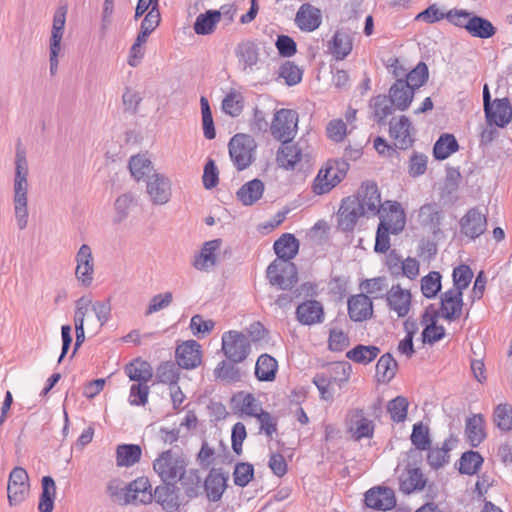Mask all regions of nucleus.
<instances>
[{
  "mask_svg": "<svg viewBox=\"0 0 512 512\" xmlns=\"http://www.w3.org/2000/svg\"><path fill=\"white\" fill-rule=\"evenodd\" d=\"M222 109L226 114L236 117L243 109V97L239 92H230L222 102Z\"/></svg>",
  "mask_w": 512,
  "mask_h": 512,
  "instance_id": "69168bd1",
  "label": "nucleus"
},
{
  "mask_svg": "<svg viewBox=\"0 0 512 512\" xmlns=\"http://www.w3.org/2000/svg\"><path fill=\"white\" fill-rule=\"evenodd\" d=\"M296 318L303 325L322 323L324 320L323 306L316 300L304 301L296 309Z\"/></svg>",
  "mask_w": 512,
  "mask_h": 512,
  "instance_id": "a878e982",
  "label": "nucleus"
},
{
  "mask_svg": "<svg viewBox=\"0 0 512 512\" xmlns=\"http://www.w3.org/2000/svg\"><path fill=\"white\" fill-rule=\"evenodd\" d=\"M264 183L259 179H253L245 183L237 192L238 200L245 206L256 203L264 193Z\"/></svg>",
  "mask_w": 512,
  "mask_h": 512,
  "instance_id": "e433bc0d",
  "label": "nucleus"
},
{
  "mask_svg": "<svg viewBox=\"0 0 512 512\" xmlns=\"http://www.w3.org/2000/svg\"><path fill=\"white\" fill-rule=\"evenodd\" d=\"M353 43L351 36L342 30L335 32L332 40L328 44L330 53L336 60H343L352 51Z\"/></svg>",
  "mask_w": 512,
  "mask_h": 512,
  "instance_id": "c9c22d12",
  "label": "nucleus"
},
{
  "mask_svg": "<svg viewBox=\"0 0 512 512\" xmlns=\"http://www.w3.org/2000/svg\"><path fill=\"white\" fill-rule=\"evenodd\" d=\"M322 21V14L318 8L310 4H303L295 17V23L302 31L311 32L316 30Z\"/></svg>",
  "mask_w": 512,
  "mask_h": 512,
  "instance_id": "cd10ccee",
  "label": "nucleus"
},
{
  "mask_svg": "<svg viewBox=\"0 0 512 512\" xmlns=\"http://www.w3.org/2000/svg\"><path fill=\"white\" fill-rule=\"evenodd\" d=\"M359 201V206L366 216L377 215L382 208L381 196L377 185L374 182H365L353 196Z\"/></svg>",
  "mask_w": 512,
  "mask_h": 512,
  "instance_id": "f3484780",
  "label": "nucleus"
},
{
  "mask_svg": "<svg viewBox=\"0 0 512 512\" xmlns=\"http://www.w3.org/2000/svg\"><path fill=\"white\" fill-rule=\"evenodd\" d=\"M234 408L241 413V415L249 417H257L263 411L261 403L254 397L253 394L240 391L232 397Z\"/></svg>",
  "mask_w": 512,
  "mask_h": 512,
  "instance_id": "473e14b6",
  "label": "nucleus"
},
{
  "mask_svg": "<svg viewBox=\"0 0 512 512\" xmlns=\"http://www.w3.org/2000/svg\"><path fill=\"white\" fill-rule=\"evenodd\" d=\"M442 213L437 204H425L420 207L417 222L424 229L436 234L440 230Z\"/></svg>",
  "mask_w": 512,
  "mask_h": 512,
  "instance_id": "7c9ffc66",
  "label": "nucleus"
},
{
  "mask_svg": "<svg viewBox=\"0 0 512 512\" xmlns=\"http://www.w3.org/2000/svg\"><path fill=\"white\" fill-rule=\"evenodd\" d=\"M220 18L221 12L217 10H208L205 13H201L194 23L195 33L198 35H209L213 33Z\"/></svg>",
  "mask_w": 512,
  "mask_h": 512,
  "instance_id": "c03bdc74",
  "label": "nucleus"
},
{
  "mask_svg": "<svg viewBox=\"0 0 512 512\" xmlns=\"http://www.w3.org/2000/svg\"><path fill=\"white\" fill-rule=\"evenodd\" d=\"M188 460L179 451L166 450L158 455L153 462V470L166 484H176L184 478Z\"/></svg>",
  "mask_w": 512,
  "mask_h": 512,
  "instance_id": "7ed1b4c3",
  "label": "nucleus"
},
{
  "mask_svg": "<svg viewBox=\"0 0 512 512\" xmlns=\"http://www.w3.org/2000/svg\"><path fill=\"white\" fill-rule=\"evenodd\" d=\"M389 133L394 145L399 149H407L414 141L415 129L408 117L402 115L393 118L389 123Z\"/></svg>",
  "mask_w": 512,
  "mask_h": 512,
  "instance_id": "a211bd4d",
  "label": "nucleus"
},
{
  "mask_svg": "<svg viewBox=\"0 0 512 512\" xmlns=\"http://www.w3.org/2000/svg\"><path fill=\"white\" fill-rule=\"evenodd\" d=\"M75 278L82 287H90L94 281L95 258L92 248L82 244L75 255Z\"/></svg>",
  "mask_w": 512,
  "mask_h": 512,
  "instance_id": "1a4fd4ad",
  "label": "nucleus"
},
{
  "mask_svg": "<svg viewBox=\"0 0 512 512\" xmlns=\"http://www.w3.org/2000/svg\"><path fill=\"white\" fill-rule=\"evenodd\" d=\"M221 239L205 242L200 251L194 256L193 266L199 271L209 272L214 269L220 259Z\"/></svg>",
  "mask_w": 512,
  "mask_h": 512,
  "instance_id": "dca6fc26",
  "label": "nucleus"
},
{
  "mask_svg": "<svg viewBox=\"0 0 512 512\" xmlns=\"http://www.w3.org/2000/svg\"><path fill=\"white\" fill-rule=\"evenodd\" d=\"M365 503L369 508L387 511L396 505L395 493L388 487H374L365 494Z\"/></svg>",
  "mask_w": 512,
  "mask_h": 512,
  "instance_id": "4be33fe9",
  "label": "nucleus"
},
{
  "mask_svg": "<svg viewBox=\"0 0 512 512\" xmlns=\"http://www.w3.org/2000/svg\"><path fill=\"white\" fill-rule=\"evenodd\" d=\"M482 462L483 458L478 452H466L460 459L459 471L468 475L475 474L480 468Z\"/></svg>",
  "mask_w": 512,
  "mask_h": 512,
  "instance_id": "5fc2aeb1",
  "label": "nucleus"
},
{
  "mask_svg": "<svg viewBox=\"0 0 512 512\" xmlns=\"http://www.w3.org/2000/svg\"><path fill=\"white\" fill-rule=\"evenodd\" d=\"M326 134L330 140L341 142L348 134L347 124L342 119H333L327 124Z\"/></svg>",
  "mask_w": 512,
  "mask_h": 512,
  "instance_id": "774afa93",
  "label": "nucleus"
},
{
  "mask_svg": "<svg viewBox=\"0 0 512 512\" xmlns=\"http://www.w3.org/2000/svg\"><path fill=\"white\" fill-rule=\"evenodd\" d=\"M301 159L302 148L298 143H293L292 140L282 141L276 154V162L279 167L286 170H293Z\"/></svg>",
  "mask_w": 512,
  "mask_h": 512,
  "instance_id": "393cba45",
  "label": "nucleus"
},
{
  "mask_svg": "<svg viewBox=\"0 0 512 512\" xmlns=\"http://www.w3.org/2000/svg\"><path fill=\"white\" fill-rule=\"evenodd\" d=\"M347 425L348 431L355 440L369 438L373 435V422L364 415L362 410L356 409L350 411L347 418Z\"/></svg>",
  "mask_w": 512,
  "mask_h": 512,
  "instance_id": "b1692460",
  "label": "nucleus"
},
{
  "mask_svg": "<svg viewBox=\"0 0 512 512\" xmlns=\"http://www.w3.org/2000/svg\"><path fill=\"white\" fill-rule=\"evenodd\" d=\"M473 278V271L467 265H460L453 270V288L463 291L469 286Z\"/></svg>",
  "mask_w": 512,
  "mask_h": 512,
  "instance_id": "052dcab7",
  "label": "nucleus"
},
{
  "mask_svg": "<svg viewBox=\"0 0 512 512\" xmlns=\"http://www.w3.org/2000/svg\"><path fill=\"white\" fill-rule=\"evenodd\" d=\"M56 494V484L50 476L42 478V493L38 509L40 512H52L54 507V498Z\"/></svg>",
  "mask_w": 512,
  "mask_h": 512,
  "instance_id": "de8ad7c7",
  "label": "nucleus"
},
{
  "mask_svg": "<svg viewBox=\"0 0 512 512\" xmlns=\"http://www.w3.org/2000/svg\"><path fill=\"white\" fill-rule=\"evenodd\" d=\"M485 114L488 122L504 127L512 118V108L506 98L497 99L485 110Z\"/></svg>",
  "mask_w": 512,
  "mask_h": 512,
  "instance_id": "2f4dec72",
  "label": "nucleus"
},
{
  "mask_svg": "<svg viewBox=\"0 0 512 512\" xmlns=\"http://www.w3.org/2000/svg\"><path fill=\"white\" fill-rule=\"evenodd\" d=\"M129 504H148L153 500L148 478L139 477L127 486Z\"/></svg>",
  "mask_w": 512,
  "mask_h": 512,
  "instance_id": "c756f323",
  "label": "nucleus"
},
{
  "mask_svg": "<svg viewBox=\"0 0 512 512\" xmlns=\"http://www.w3.org/2000/svg\"><path fill=\"white\" fill-rule=\"evenodd\" d=\"M205 491L211 501H218L226 488V477L219 471L213 469L205 480Z\"/></svg>",
  "mask_w": 512,
  "mask_h": 512,
  "instance_id": "58836bf2",
  "label": "nucleus"
},
{
  "mask_svg": "<svg viewBox=\"0 0 512 512\" xmlns=\"http://www.w3.org/2000/svg\"><path fill=\"white\" fill-rule=\"evenodd\" d=\"M361 289L374 298H382L388 291V284L385 277H376L363 281Z\"/></svg>",
  "mask_w": 512,
  "mask_h": 512,
  "instance_id": "4d7b16f0",
  "label": "nucleus"
},
{
  "mask_svg": "<svg viewBox=\"0 0 512 512\" xmlns=\"http://www.w3.org/2000/svg\"><path fill=\"white\" fill-rule=\"evenodd\" d=\"M267 278L272 285L290 289L297 281L296 266L290 261L274 260L267 268Z\"/></svg>",
  "mask_w": 512,
  "mask_h": 512,
  "instance_id": "9d476101",
  "label": "nucleus"
},
{
  "mask_svg": "<svg viewBox=\"0 0 512 512\" xmlns=\"http://www.w3.org/2000/svg\"><path fill=\"white\" fill-rule=\"evenodd\" d=\"M486 228V215L477 208L470 209L460 220L461 232L470 239H475L482 235Z\"/></svg>",
  "mask_w": 512,
  "mask_h": 512,
  "instance_id": "5701e85b",
  "label": "nucleus"
},
{
  "mask_svg": "<svg viewBox=\"0 0 512 512\" xmlns=\"http://www.w3.org/2000/svg\"><path fill=\"white\" fill-rule=\"evenodd\" d=\"M235 56L244 74L250 75L258 69L260 53L256 42L250 40L240 42L235 48Z\"/></svg>",
  "mask_w": 512,
  "mask_h": 512,
  "instance_id": "2eb2a0df",
  "label": "nucleus"
},
{
  "mask_svg": "<svg viewBox=\"0 0 512 512\" xmlns=\"http://www.w3.org/2000/svg\"><path fill=\"white\" fill-rule=\"evenodd\" d=\"M454 443V439H449L443 443L442 447L431 449L428 453V463L434 468L442 467L448 463L449 452L453 448Z\"/></svg>",
  "mask_w": 512,
  "mask_h": 512,
  "instance_id": "3c124183",
  "label": "nucleus"
},
{
  "mask_svg": "<svg viewBox=\"0 0 512 512\" xmlns=\"http://www.w3.org/2000/svg\"><path fill=\"white\" fill-rule=\"evenodd\" d=\"M361 216L365 215L359 206V201L351 196L346 197L342 200L337 213L338 226L343 231H350Z\"/></svg>",
  "mask_w": 512,
  "mask_h": 512,
  "instance_id": "6ab92c4d",
  "label": "nucleus"
},
{
  "mask_svg": "<svg viewBox=\"0 0 512 512\" xmlns=\"http://www.w3.org/2000/svg\"><path fill=\"white\" fill-rule=\"evenodd\" d=\"M107 493L113 502L118 504H129L127 486H124L120 480H111L107 486Z\"/></svg>",
  "mask_w": 512,
  "mask_h": 512,
  "instance_id": "338daca9",
  "label": "nucleus"
},
{
  "mask_svg": "<svg viewBox=\"0 0 512 512\" xmlns=\"http://www.w3.org/2000/svg\"><path fill=\"white\" fill-rule=\"evenodd\" d=\"M408 400L405 397L398 396L391 400L387 405V410L395 422H403L407 417Z\"/></svg>",
  "mask_w": 512,
  "mask_h": 512,
  "instance_id": "680f3d73",
  "label": "nucleus"
},
{
  "mask_svg": "<svg viewBox=\"0 0 512 512\" xmlns=\"http://www.w3.org/2000/svg\"><path fill=\"white\" fill-rule=\"evenodd\" d=\"M414 97L413 89L404 83V80H397L390 88L389 98L396 109L406 110Z\"/></svg>",
  "mask_w": 512,
  "mask_h": 512,
  "instance_id": "72a5a7b5",
  "label": "nucleus"
},
{
  "mask_svg": "<svg viewBox=\"0 0 512 512\" xmlns=\"http://www.w3.org/2000/svg\"><path fill=\"white\" fill-rule=\"evenodd\" d=\"M74 314V325L76 330V342L74 351H76L85 340V317L90 311L94 312L96 320L88 321V329L98 332L110 319L111 304L110 300L95 301L89 297L83 296L76 301Z\"/></svg>",
  "mask_w": 512,
  "mask_h": 512,
  "instance_id": "f03ea898",
  "label": "nucleus"
},
{
  "mask_svg": "<svg viewBox=\"0 0 512 512\" xmlns=\"http://www.w3.org/2000/svg\"><path fill=\"white\" fill-rule=\"evenodd\" d=\"M125 373L131 381L148 383L153 376L151 365L143 360H134L125 367Z\"/></svg>",
  "mask_w": 512,
  "mask_h": 512,
  "instance_id": "ea45409f",
  "label": "nucleus"
},
{
  "mask_svg": "<svg viewBox=\"0 0 512 512\" xmlns=\"http://www.w3.org/2000/svg\"><path fill=\"white\" fill-rule=\"evenodd\" d=\"M15 171L13 178V208L17 226L23 230L28 225V190L29 164L25 148L16 145Z\"/></svg>",
  "mask_w": 512,
  "mask_h": 512,
  "instance_id": "f257e3e1",
  "label": "nucleus"
},
{
  "mask_svg": "<svg viewBox=\"0 0 512 512\" xmlns=\"http://www.w3.org/2000/svg\"><path fill=\"white\" fill-rule=\"evenodd\" d=\"M441 289V275L439 272H430L421 280V291L427 298H433Z\"/></svg>",
  "mask_w": 512,
  "mask_h": 512,
  "instance_id": "13d9d810",
  "label": "nucleus"
},
{
  "mask_svg": "<svg viewBox=\"0 0 512 512\" xmlns=\"http://www.w3.org/2000/svg\"><path fill=\"white\" fill-rule=\"evenodd\" d=\"M380 227L387 228L391 234L400 233L406 223V215L398 202L386 201L380 210Z\"/></svg>",
  "mask_w": 512,
  "mask_h": 512,
  "instance_id": "ddd939ff",
  "label": "nucleus"
},
{
  "mask_svg": "<svg viewBox=\"0 0 512 512\" xmlns=\"http://www.w3.org/2000/svg\"><path fill=\"white\" fill-rule=\"evenodd\" d=\"M389 311L394 312L399 318L406 317L412 306V294L409 289L400 284L392 285L385 294Z\"/></svg>",
  "mask_w": 512,
  "mask_h": 512,
  "instance_id": "4468645a",
  "label": "nucleus"
},
{
  "mask_svg": "<svg viewBox=\"0 0 512 512\" xmlns=\"http://www.w3.org/2000/svg\"><path fill=\"white\" fill-rule=\"evenodd\" d=\"M255 139L247 134H236L229 142V154L238 170H244L255 159Z\"/></svg>",
  "mask_w": 512,
  "mask_h": 512,
  "instance_id": "423d86ee",
  "label": "nucleus"
},
{
  "mask_svg": "<svg viewBox=\"0 0 512 512\" xmlns=\"http://www.w3.org/2000/svg\"><path fill=\"white\" fill-rule=\"evenodd\" d=\"M351 374V365L346 362L333 363L329 368V377L332 384H338L341 386L347 382Z\"/></svg>",
  "mask_w": 512,
  "mask_h": 512,
  "instance_id": "0e129e2a",
  "label": "nucleus"
},
{
  "mask_svg": "<svg viewBox=\"0 0 512 512\" xmlns=\"http://www.w3.org/2000/svg\"><path fill=\"white\" fill-rule=\"evenodd\" d=\"M278 370V363L275 358L268 354L258 357L255 365V375L260 381H273Z\"/></svg>",
  "mask_w": 512,
  "mask_h": 512,
  "instance_id": "a19ab883",
  "label": "nucleus"
},
{
  "mask_svg": "<svg viewBox=\"0 0 512 512\" xmlns=\"http://www.w3.org/2000/svg\"><path fill=\"white\" fill-rule=\"evenodd\" d=\"M494 422L503 431L512 430V406L499 404L494 411Z\"/></svg>",
  "mask_w": 512,
  "mask_h": 512,
  "instance_id": "bf43d9fd",
  "label": "nucleus"
},
{
  "mask_svg": "<svg viewBox=\"0 0 512 512\" xmlns=\"http://www.w3.org/2000/svg\"><path fill=\"white\" fill-rule=\"evenodd\" d=\"M177 365L184 369H193L201 364L202 352L200 344L188 340L179 344L175 352Z\"/></svg>",
  "mask_w": 512,
  "mask_h": 512,
  "instance_id": "aec40b11",
  "label": "nucleus"
},
{
  "mask_svg": "<svg viewBox=\"0 0 512 512\" xmlns=\"http://www.w3.org/2000/svg\"><path fill=\"white\" fill-rule=\"evenodd\" d=\"M349 164L343 160H329L319 170L312 185V191L316 195L330 192L346 176Z\"/></svg>",
  "mask_w": 512,
  "mask_h": 512,
  "instance_id": "39448f33",
  "label": "nucleus"
},
{
  "mask_svg": "<svg viewBox=\"0 0 512 512\" xmlns=\"http://www.w3.org/2000/svg\"><path fill=\"white\" fill-rule=\"evenodd\" d=\"M137 205V197L132 192L120 194L113 203L111 221L114 225H120L126 221Z\"/></svg>",
  "mask_w": 512,
  "mask_h": 512,
  "instance_id": "bb28decb",
  "label": "nucleus"
},
{
  "mask_svg": "<svg viewBox=\"0 0 512 512\" xmlns=\"http://www.w3.org/2000/svg\"><path fill=\"white\" fill-rule=\"evenodd\" d=\"M222 351L230 361L241 363L250 353L249 338L239 331H227L222 335Z\"/></svg>",
  "mask_w": 512,
  "mask_h": 512,
  "instance_id": "6e6552de",
  "label": "nucleus"
},
{
  "mask_svg": "<svg viewBox=\"0 0 512 512\" xmlns=\"http://www.w3.org/2000/svg\"><path fill=\"white\" fill-rule=\"evenodd\" d=\"M298 241L291 234H284L274 243V250L278 256L277 260L289 261L298 252Z\"/></svg>",
  "mask_w": 512,
  "mask_h": 512,
  "instance_id": "a18cd8bd",
  "label": "nucleus"
},
{
  "mask_svg": "<svg viewBox=\"0 0 512 512\" xmlns=\"http://www.w3.org/2000/svg\"><path fill=\"white\" fill-rule=\"evenodd\" d=\"M379 353L380 349L376 346L358 345L347 352V357L354 362L367 364L373 361Z\"/></svg>",
  "mask_w": 512,
  "mask_h": 512,
  "instance_id": "603ef678",
  "label": "nucleus"
},
{
  "mask_svg": "<svg viewBox=\"0 0 512 512\" xmlns=\"http://www.w3.org/2000/svg\"><path fill=\"white\" fill-rule=\"evenodd\" d=\"M175 484L159 485L153 494L155 501L168 512H174L179 507V498Z\"/></svg>",
  "mask_w": 512,
  "mask_h": 512,
  "instance_id": "f704fd0d",
  "label": "nucleus"
},
{
  "mask_svg": "<svg viewBox=\"0 0 512 512\" xmlns=\"http://www.w3.org/2000/svg\"><path fill=\"white\" fill-rule=\"evenodd\" d=\"M159 381L165 384L177 385L179 380V366L171 362L162 363L157 371Z\"/></svg>",
  "mask_w": 512,
  "mask_h": 512,
  "instance_id": "e2e57ef3",
  "label": "nucleus"
},
{
  "mask_svg": "<svg viewBox=\"0 0 512 512\" xmlns=\"http://www.w3.org/2000/svg\"><path fill=\"white\" fill-rule=\"evenodd\" d=\"M392 106L393 104L390 98L386 96L378 95L372 99V107L377 122H384V120L393 113Z\"/></svg>",
  "mask_w": 512,
  "mask_h": 512,
  "instance_id": "6e6d98bb",
  "label": "nucleus"
},
{
  "mask_svg": "<svg viewBox=\"0 0 512 512\" xmlns=\"http://www.w3.org/2000/svg\"><path fill=\"white\" fill-rule=\"evenodd\" d=\"M426 484V479L418 468H409L400 477V489L404 493H412L416 490H422Z\"/></svg>",
  "mask_w": 512,
  "mask_h": 512,
  "instance_id": "37998d69",
  "label": "nucleus"
},
{
  "mask_svg": "<svg viewBox=\"0 0 512 512\" xmlns=\"http://www.w3.org/2000/svg\"><path fill=\"white\" fill-rule=\"evenodd\" d=\"M398 364L390 353L380 357L376 365V375L378 380L387 383L394 378L397 372Z\"/></svg>",
  "mask_w": 512,
  "mask_h": 512,
  "instance_id": "09e8293b",
  "label": "nucleus"
},
{
  "mask_svg": "<svg viewBox=\"0 0 512 512\" xmlns=\"http://www.w3.org/2000/svg\"><path fill=\"white\" fill-rule=\"evenodd\" d=\"M348 312L353 321H363L373 314L372 301L366 294H357L348 300Z\"/></svg>",
  "mask_w": 512,
  "mask_h": 512,
  "instance_id": "c85d7f7f",
  "label": "nucleus"
},
{
  "mask_svg": "<svg viewBox=\"0 0 512 512\" xmlns=\"http://www.w3.org/2000/svg\"><path fill=\"white\" fill-rule=\"evenodd\" d=\"M146 193L154 205L168 203L172 196L171 180L164 174L152 173L146 181Z\"/></svg>",
  "mask_w": 512,
  "mask_h": 512,
  "instance_id": "9b49d317",
  "label": "nucleus"
},
{
  "mask_svg": "<svg viewBox=\"0 0 512 512\" xmlns=\"http://www.w3.org/2000/svg\"><path fill=\"white\" fill-rule=\"evenodd\" d=\"M462 292L457 289H449L441 296L439 316L447 321H455L462 315Z\"/></svg>",
  "mask_w": 512,
  "mask_h": 512,
  "instance_id": "412c9836",
  "label": "nucleus"
},
{
  "mask_svg": "<svg viewBox=\"0 0 512 512\" xmlns=\"http://www.w3.org/2000/svg\"><path fill=\"white\" fill-rule=\"evenodd\" d=\"M129 169L137 181L147 180L152 173H156L151 160L144 154L132 156L129 161Z\"/></svg>",
  "mask_w": 512,
  "mask_h": 512,
  "instance_id": "79ce46f5",
  "label": "nucleus"
},
{
  "mask_svg": "<svg viewBox=\"0 0 512 512\" xmlns=\"http://www.w3.org/2000/svg\"><path fill=\"white\" fill-rule=\"evenodd\" d=\"M142 456V449L136 444H121L116 448V464L118 467H132Z\"/></svg>",
  "mask_w": 512,
  "mask_h": 512,
  "instance_id": "4c0bfd02",
  "label": "nucleus"
},
{
  "mask_svg": "<svg viewBox=\"0 0 512 512\" xmlns=\"http://www.w3.org/2000/svg\"><path fill=\"white\" fill-rule=\"evenodd\" d=\"M458 150V143L451 134L442 135L434 145V156L436 159L444 160Z\"/></svg>",
  "mask_w": 512,
  "mask_h": 512,
  "instance_id": "8fccbe9b",
  "label": "nucleus"
},
{
  "mask_svg": "<svg viewBox=\"0 0 512 512\" xmlns=\"http://www.w3.org/2000/svg\"><path fill=\"white\" fill-rule=\"evenodd\" d=\"M484 418L481 414L473 415L466 421V436L470 444L477 447L485 438Z\"/></svg>",
  "mask_w": 512,
  "mask_h": 512,
  "instance_id": "49530a36",
  "label": "nucleus"
},
{
  "mask_svg": "<svg viewBox=\"0 0 512 512\" xmlns=\"http://www.w3.org/2000/svg\"><path fill=\"white\" fill-rule=\"evenodd\" d=\"M29 476L22 467H15L8 479L7 493L10 505L22 503L29 493Z\"/></svg>",
  "mask_w": 512,
  "mask_h": 512,
  "instance_id": "f8f14e48",
  "label": "nucleus"
},
{
  "mask_svg": "<svg viewBox=\"0 0 512 512\" xmlns=\"http://www.w3.org/2000/svg\"><path fill=\"white\" fill-rule=\"evenodd\" d=\"M67 5H60L54 12L51 32L49 36V71L51 76L58 73L60 58L64 56L62 40L65 33Z\"/></svg>",
  "mask_w": 512,
  "mask_h": 512,
  "instance_id": "20e7f679",
  "label": "nucleus"
},
{
  "mask_svg": "<svg viewBox=\"0 0 512 512\" xmlns=\"http://www.w3.org/2000/svg\"><path fill=\"white\" fill-rule=\"evenodd\" d=\"M468 32L474 37L489 38L494 35L495 28L490 21L479 16H473L470 20Z\"/></svg>",
  "mask_w": 512,
  "mask_h": 512,
  "instance_id": "864d4df0",
  "label": "nucleus"
},
{
  "mask_svg": "<svg viewBox=\"0 0 512 512\" xmlns=\"http://www.w3.org/2000/svg\"><path fill=\"white\" fill-rule=\"evenodd\" d=\"M298 129V113L291 109L276 111L270 125V133L274 139L282 142L292 140Z\"/></svg>",
  "mask_w": 512,
  "mask_h": 512,
  "instance_id": "0eeeda50",
  "label": "nucleus"
}]
</instances>
